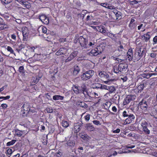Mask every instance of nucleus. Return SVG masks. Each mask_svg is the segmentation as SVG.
<instances>
[{
    "mask_svg": "<svg viewBox=\"0 0 157 157\" xmlns=\"http://www.w3.org/2000/svg\"><path fill=\"white\" fill-rule=\"evenodd\" d=\"M8 28V25L3 22L0 23V29L2 30Z\"/></svg>",
    "mask_w": 157,
    "mask_h": 157,
    "instance_id": "obj_23",
    "label": "nucleus"
},
{
    "mask_svg": "<svg viewBox=\"0 0 157 157\" xmlns=\"http://www.w3.org/2000/svg\"><path fill=\"white\" fill-rule=\"evenodd\" d=\"M129 26L131 29H133L136 27V25L135 23L129 24Z\"/></svg>",
    "mask_w": 157,
    "mask_h": 157,
    "instance_id": "obj_40",
    "label": "nucleus"
},
{
    "mask_svg": "<svg viewBox=\"0 0 157 157\" xmlns=\"http://www.w3.org/2000/svg\"><path fill=\"white\" fill-rule=\"evenodd\" d=\"M120 131V129L117 128L116 130H114L113 131V132L114 133H119Z\"/></svg>",
    "mask_w": 157,
    "mask_h": 157,
    "instance_id": "obj_62",
    "label": "nucleus"
},
{
    "mask_svg": "<svg viewBox=\"0 0 157 157\" xmlns=\"http://www.w3.org/2000/svg\"><path fill=\"white\" fill-rule=\"evenodd\" d=\"M100 84L98 83H96L92 85V87L94 89L99 88Z\"/></svg>",
    "mask_w": 157,
    "mask_h": 157,
    "instance_id": "obj_36",
    "label": "nucleus"
},
{
    "mask_svg": "<svg viewBox=\"0 0 157 157\" xmlns=\"http://www.w3.org/2000/svg\"><path fill=\"white\" fill-rule=\"evenodd\" d=\"M78 53L77 51H75L71 53L68 58L65 60V62L67 63L71 61L77 56Z\"/></svg>",
    "mask_w": 157,
    "mask_h": 157,
    "instance_id": "obj_5",
    "label": "nucleus"
},
{
    "mask_svg": "<svg viewBox=\"0 0 157 157\" xmlns=\"http://www.w3.org/2000/svg\"><path fill=\"white\" fill-rule=\"evenodd\" d=\"M7 153L9 155H10L12 154V150L11 149L9 148L7 151Z\"/></svg>",
    "mask_w": 157,
    "mask_h": 157,
    "instance_id": "obj_53",
    "label": "nucleus"
},
{
    "mask_svg": "<svg viewBox=\"0 0 157 157\" xmlns=\"http://www.w3.org/2000/svg\"><path fill=\"white\" fill-rule=\"evenodd\" d=\"M143 51V50L141 51V49H138L136 53L138 54V55L139 56V57L138 58L139 59H140V58L142 57Z\"/></svg>",
    "mask_w": 157,
    "mask_h": 157,
    "instance_id": "obj_25",
    "label": "nucleus"
},
{
    "mask_svg": "<svg viewBox=\"0 0 157 157\" xmlns=\"http://www.w3.org/2000/svg\"><path fill=\"white\" fill-rule=\"evenodd\" d=\"M141 125L142 127V129H143L144 128L147 127L148 125V124L146 122L144 121L141 122Z\"/></svg>",
    "mask_w": 157,
    "mask_h": 157,
    "instance_id": "obj_38",
    "label": "nucleus"
},
{
    "mask_svg": "<svg viewBox=\"0 0 157 157\" xmlns=\"http://www.w3.org/2000/svg\"><path fill=\"white\" fill-rule=\"evenodd\" d=\"M108 88H107V90H109V93H112L115 92L116 91V88L113 86H108Z\"/></svg>",
    "mask_w": 157,
    "mask_h": 157,
    "instance_id": "obj_20",
    "label": "nucleus"
},
{
    "mask_svg": "<svg viewBox=\"0 0 157 157\" xmlns=\"http://www.w3.org/2000/svg\"><path fill=\"white\" fill-rule=\"evenodd\" d=\"M41 29L43 33H46L47 32V29L45 27L42 26L41 27Z\"/></svg>",
    "mask_w": 157,
    "mask_h": 157,
    "instance_id": "obj_50",
    "label": "nucleus"
},
{
    "mask_svg": "<svg viewBox=\"0 0 157 157\" xmlns=\"http://www.w3.org/2000/svg\"><path fill=\"white\" fill-rule=\"evenodd\" d=\"M81 79L83 81H86L90 79L87 75H86L85 72L83 73L80 76Z\"/></svg>",
    "mask_w": 157,
    "mask_h": 157,
    "instance_id": "obj_19",
    "label": "nucleus"
},
{
    "mask_svg": "<svg viewBox=\"0 0 157 157\" xmlns=\"http://www.w3.org/2000/svg\"><path fill=\"white\" fill-rule=\"evenodd\" d=\"M7 49L8 52H10L11 53L13 54L14 53V52L12 49V48H11V47L10 46H8Z\"/></svg>",
    "mask_w": 157,
    "mask_h": 157,
    "instance_id": "obj_44",
    "label": "nucleus"
},
{
    "mask_svg": "<svg viewBox=\"0 0 157 157\" xmlns=\"http://www.w3.org/2000/svg\"><path fill=\"white\" fill-rule=\"evenodd\" d=\"M115 7L114 6H113L112 5H110L109 4V6H108V7L107 8L109 9H114Z\"/></svg>",
    "mask_w": 157,
    "mask_h": 157,
    "instance_id": "obj_61",
    "label": "nucleus"
},
{
    "mask_svg": "<svg viewBox=\"0 0 157 157\" xmlns=\"http://www.w3.org/2000/svg\"><path fill=\"white\" fill-rule=\"evenodd\" d=\"M149 32L147 33L146 34H144L142 36V38H144V40L146 42H147L150 38L151 36L149 33Z\"/></svg>",
    "mask_w": 157,
    "mask_h": 157,
    "instance_id": "obj_18",
    "label": "nucleus"
},
{
    "mask_svg": "<svg viewBox=\"0 0 157 157\" xmlns=\"http://www.w3.org/2000/svg\"><path fill=\"white\" fill-rule=\"evenodd\" d=\"M127 59L129 61H131L132 60L133 57V53L132 50V49H128L127 52Z\"/></svg>",
    "mask_w": 157,
    "mask_h": 157,
    "instance_id": "obj_6",
    "label": "nucleus"
},
{
    "mask_svg": "<svg viewBox=\"0 0 157 157\" xmlns=\"http://www.w3.org/2000/svg\"><path fill=\"white\" fill-rule=\"evenodd\" d=\"M106 35H107L111 39L114 38V34L111 33L110 32H107Z\"/></svg>",
    "mask_w": 157,
    "mask_h": 157,
    "instance_id": "obj_35",
    "label": "nucleus"
},
{
    "mask_svg": "<svg viewBox=\"0 0 157 157\" xmlns=\"http://www.w3.org/2000/svg\"><path fill=\"white\" fill-rule=\"evenodd\" d=\"M10 96L8 95L6 97H0V99H3L4 100H7L10 98Z\"/></svg>",
    "mask_w": 157,
    "mask_h": 157,
    "instance_id": "obj_45",
    "label": "nucleus"
},
{
    "mask_svg": "<svg viewBox=\"0 0 157 157\" xmlns=\"http://www.w3.org/2000/svg\"><path fill=\"white\" fill-rule=\"evenodd\" d=\"M107 88H108V86L103 84H100L99 89L101 90L105 89L107 90Z\"/></svg>",
    "mask_w": 157,
    "mask_h": 157,
    "instance_id": "obj_33",
    "label": "nucleus"
},
{
    "mask_svg": "<svg viewBox=\"0 0 157 157\" xmlns=\"http://www.w3.org/2000/svg\"><path fill=\"white\" fill-rule=\"evenodd\" d=\"M46 111L48 113H52L53 112V110L52 108H48L46 109Z\"/></svg>",
    "mask_w": 157,
    "mask_h": 157,
    "instance_id": "obj_49",
    "label": "nucleus"
},
{
    "mask_svg": "<svg viewBox=\"0 0 157 157\" xmlns=\"http://www.w3.org/2000/svg\"><path fill=\"white\" fill-rule=\"evenodd\" d=\"M93 123L96 125H98V124H101L100 122L99 121L97 120H94L93 121Z\"/></svg>",
    "mask_w": 157,
    "mask_h": 157,
    "instance_id": "obj_52",
    "label": "nucleus"
},
{
    "mask_svg": "<svg viewBox=\"0 0 157 157\" xmlns=\"http://www.w3.org/2000/svg\"><path fill=\"white\" fill-rule=\"evenodd\" d=\"M98 75L99 76H100L101 77H104L105 75L104 74V73L102 71L100 72L99 73Z\"/></svg>",
    "mask_w": 157,
    "mask_h": 157,
    "instance_id": "obj_59",
    "label": "nucleus"
},
{
    "mask_svg": "<svg viewBox=\"0 0 157 157\" xmlns=\"http://www.w3.org/2000/svg\"><path fill=\"white\" fill-rule=\"evenodd\" d=\"M81 137L84 140H85V139L88 140L89 138H90L88 136H87L86 134H82L81 135Z\"/></svg>",
    "mask_w": 157,
    "mask_h": 157,
    "instance_id": "obj_39",
    "label": "nucleus"
},
{
    "mask_svg": "<svg viewBox=\"0 0 157 157\" xmlns=\"http://www.w3.org/2000/svg\"><path fill=\"white\" fill-rule=\"evenodd\" d=\"M86 75L88 76L89 79L91 78L94 74V71L93 70H89L85 72Z\"/></svg>",
    "mask_w": 157,
    "mask_h": 157,
    "instance_id": "obj_16",
    "label": "nucleus"
},
{
    "mask_svg": "<svg viewBox=\"0 0 157 157\" xmlns=\"http://www.w3.org/2000/svg\"><path fill=\"white\" fill-rule=\"evenodd\" d=\"M153 44H157V36H155L153 39Z\"/></svg>",
    "mask_w": 157,
    "mask_h": 157,
    "instance_id": "obj_51",
    "label": "nucleus"
},
{
    "mask_svg": "<svg viewBox=\"0 0 157 157\" xmlns=\"http://www.w3.org/2000/svg\"><path fill=\"white\" fill-rule=\"evenodd\" d=\"M144 85L140 84L138 86V89L139 90H141L144 89Z\"/></svg>",
    "mask_w": 157,
    "mask_h": 157,
    "instance_id": "obj_46",
    "label": "nucleus"
},
{
    "mask_svg": "<svg viewBox=\"0 0 157 157\" xmlns=\"http://www.w3.org/2000/svg\"><path fill=\"white\" fill-rule=\"evenodd\" d=\"M40 20L44 24L48 25L49 23V19L44 14H42L39 16Z\"/></svg>",
    "mask_w": 157,
    "mask_h": 157,
    "instance_id": "obj_4",
    "label": "nucleus"
},
{
    "mask_svg": "<svg viewBox=\"0 0 157 157\" xmlns=\"http://www.w3.org/2000/svg\"><path fill=\"white\" fill-rule=\"evenodd\" d=\"M67 49L65 48H61L56 52V54L57 56H59L62 54H65L67 52Z\"/></svg>",
    "mask_w": 157,
    "mask_h": 157,
    "instance_id": "obj_7",
    "label": "nucleus"
},
{
    "mask_svg": "<svg viewBox=\"0 0 157 157\" xmlns=\"http://www.w3.org/2000/svg\"><path fill=\"white\" fill-rule=\"evenodd\" d=\"M22 109H23L24 111H27L28 112L30 109L29 103L26 102L25 103L22 105Z\"/></svg>",
    "mask_w": 157,
    "mask_h": 157,
    "instance_id": "obj_11",
    "label": "nucleus"
},
{
    "mask_svg": "<svg viewBox=\"0 0 157 157\" xmlns=\"http://www.w3.org/2000/svg\"><path fill=\"white\" fill-rule=\"evenodd\" d=\"M23 6L29 9L30 8L31 5L28 2H24L23 0L20 3Z\"/></svg>",
    "mask_w": 157,
    "mask_h": 157,
    "instance_id": "obj_14",
    "label": "nucleus"
},
{
    "mask_svg": "<svg viewBox=\"0 0 157 157\" xmlns=\"http://www.w3.org/2000/svg\"><path fill=\"white\" fill-rule=\"evenodd\" d=\"M1 106L3 108L5 109L7 107L8 105L6 104H2L1 105Z\"/></svg>",
    "mask_w": 157,
    "mask_h": 157,
    "instance_id": "obj_60",
    "label": "nucleus"
},
{
    "mask_svg": "<svg viewBox=\"0 0 157 157\" xmlns=\"http://www.w3.org/2000/svg\"><path fill=\"white\" fill-rule=\"evenodd\" d=\"M74 92L76 94H78L80 93V90H78V86H74L73 87Z\"/></svg>",
    "mask_w": 157,
    "mask_h": 157,
    "instance_id": "obj_26",
    "label": "nucleus"
},
{
    "mask_svg": "<svg viewBox=\"0 0 157 157\" xmlns=\"http://www.w3.org/2000/svg\"><path fill=\"white\" fill-rule=\"evenodd\" d=\"M62 125L63 127L67 128L69 124L67 121H62Z\"/></svg>",
    "mask_w": 157,
    "mask_h": 157,
    "instance_id": "obj_32",
    "label": "nucleus"
},
{
    "mask_svg": "<svg viewBox=\"0 0 157 157\" xmlns=\"http://www.w3.org/2000/svg\"><path fill=\"white\" fill-rule=\"evenodd\" d=\"M19 71L20 73H23L24 72V69L23 66H21L19 67Z\"/></svg>",
    "mask_w": 157,
    "mask_h": 157,
    "instance_id": "obj_47",
    "label": "nucleus"
},
{
    "mask_svg": "<svg viewBox=\"0 0 157 157\" xmlns=\"http://www.w3.org/2000/svg\"><path fill=\"white\" fill-rule=\"evenodd\" d=\"M128 97V95L125 98L124 101L123 102V104L124 105H125L129 103L131 101V100H130V98Z\"/></svg>",
    "mask_w": 157,
    "mask_h": 157,
    "instance_id": "obj_24",
    "label": "nucleus"
},
{
    "mask_svg": "<svg viewBox=\"0 0 157 157\" xmlns=\"http://www.w3.org/2000/svg\"><path fill=\"white\" fill-rule=\"evenodd\" d=\"M128 68L126 64L121 63L117 64L113 67V70L114 73L118 74L120 72H123L125 71Z\"/></svg>",
    "mask_w": 157,
    "mask_h": 157,
    "instance_id": "obj_1",
    "label": "nucleus"
},
{
    "mask_svg": "<svg viewBox=\"0 0 157 157\" xmlns=\"http://www.w3.org/2000/svg\"><path fill=\"white\" fill-rule=\"evenodd\" d=\"M76 104L82 108H86L87 107V105L85 102L82 101H78L77 102Z\"/></svg>",
    "mask_w": 157,
    "mask_h": 157,
    "instance_id": "obj_12",
    "label": "nucleus"
},
{
    "mask_svg": "<svg viewBox=\"0 0 157 157\" xmlns=\"http://www.w3.org/2000/svg\"><path fill=\"white\" fill-rule=\"evenodd\" d=\"M134 119L135 116L133 114H131V115L128 117V118L125 119V120L129 124L133 121Z\"/></svg>",
    "mask_w": 157,
    "mask_h": 157,
    "instance_id": "obj_15",
    "label": "nucleus"
},
{
    "mask_svg": "<svg viewBox=\"0 0 157 157\" xmlns=\"http://www.w3.org/2000/svg\"><path fill=\"white\" fill-rule=\"evenodd\" d=\"M138 105L141 108H146L147 106L146 104H143V101H141L139 103Z\"/></svg>",
    "mask_w": 157,
    "mask_h": 157,
    "instance_id": "obj_31",
    "label": "nucleus"
},
{
    "mask_svg": "<svg viewBox=\"0 0 157 157\" xmlns=\"http://www.w3.org/2000/svg\"><path fill=\"white\" fill-rule=\"evenodd\" d=\"M113 12L116 15V19L117 20L118 19H120L121 14V13L120 11L114 9L113 11Z\"/></svg>",
    "mask_w": 157,
    "mask_h": 157,
    "instance_id": "obj_13",
    "label": "nucleus"
},
{
    "mask_svg": "<svg viewBox=\"0 0 157 157\" xmlns=\"http://www.w3.org/2000/svg\"><path fill=\"white\" fill-rule=\"evenodd\" d=\"M156 56V54L154 52L152 53L151 54L150 56L152 58L155 57Z\"/></svg>",
    "mask_w": 157,
    "mask_h": 157,
    "instance_id": "obj_64",
    "label": "nucleus"
},
{
    "mask_svg": "<svg viewBox=\"0 0 157 157\" xmlns=\"http://www.w3.org/2000/svg\"><path fill=\"white\" fill-rule=\"evenodd\" d=\"M121 79L124 82H125L127 80V78L126 76H124L123 77H121Z\"/></svg>",
    "mask_w": 157,
    "mask_h": 157,
    "instance_id": "obj_58",
    "label": "nucleus"
},
{
    "mask_svg": "<svg viewBox=\"0 0 157 157\" xmlns=\"http://www.w3.org/2000/svg\"><path fill=\"white\" fill-rule=\"evenodd\" d=\"M79 40L81 46L83 48H86L88 47V42L86 39L81 36L79 38Z\"/></svg>",
    "mask_w": 157,
    "mask_h": 157,
    "instance_id": "obj_3",
    "label": "nucleus"
},
{
    "mask_svg": "<svg viewBox=\"0 0 157 157\" xmlns=\"http://www.w3.org/2000/svg\"><path fill=\"white\" fill-rule=\"evenodd\" d=\"M87 90L86 86L85 84H82L81 87V90L80 91L82 92Z\"/></svg>",
    "mask_w": 157,
    "mask_h": 157,
    "instance_id": "obj_27",
    "label": "nucleus"
},
{
    "mask_svg": "<svg viewBox=\"0 0 157 157\" xmlns=\"http://www.w3.org/2000/svg\"><path fill=\"white\" fill-rule=\"evenodd\" d=\"M144 75L145 76H144V77H146V78H148L151 77V74L150 73H147V74H145Z\"/></svg>",
    "mask_w": 157,
    "mask_h": 157,
    "instance_id": "obj_55",
    "label": "nucleus"
},
{
    "mask_svg": "<svg viewBox=\"0 0 157 157\" xmlns=\"http://www.w3.org/2000/svg\"><path fill=\"white\" fill-rule=\"evenodd\" d=\"M84 95V96L86 98H88L89 96L87 90L82 92Z\"/></svg>",
    "mask_w": 157,
    "mask_h": 157,
    "instance_id": "obj_42",
    "label": "nucleus"
},
{
    "mask_svg": "<svg viewBox=\"0 0 157 157\" xmlns=\"http://www.w3.org/2000/svg\"><path fill=\"white\" fill-rule=\"evenodd\" d=\"M100 32L103 34L105 35H106L107 32V30L105 29L104 27H102L100 29Z\"/></svg>",
    "mask_w": 157,
    "mask_h": 157,
    "instance_id": "obj_28",
    "label": "nucleus"
},
{
    "mask_svg": "<svg viewBox=\"0 0 157 157\" xmlns=\"http://www.w3.org/2000/svg\"><path fill=\"white\" fill-rule=\"evenodd\" d=\"M143 131L146 134H149L150 133V130L147 128V127L144 128L142 129Z\"/></svg>",
    "mask_w": 157,
    "mask_h": 157,
    "instance_id": "obj_34",
    "label": "nucleus"
},
{
    "mask_svg": "<svg viewBox=\"0 0 157 157\" xmlns=\"http://www.w3.org/2000/svg\"><path fill=\"white\" fill-rule=\"evenodd\" d=\"M86 128L89 131L91 132L93 131L95 129V128L93 125L90 123H87L86 124Z\"/></svg>",
    "mask_w": 157,
    "mask_h": 157,
    "instance_id": "obj_8",
    "label": "nucleus"
},
{
    "mask_svg": "<svg viewBox=\"0 0 157 157\" xmlns=\"http://www.w3.org/2000/svg\"><path fill=\"white\" fill-rule=\"evenodd\" d=\"M94 44H95L94 42H90L88 44V46L89 47H93L94 45Z\"/></svg>",
    "mask_w": 157,
    "mask_h": 157,
    "instance_id": "obj_57",
    "label": "nucleus"
},
{
    "mask_svg": "<svg viewBox=\"0 0 157 157\" xmlns=\"http://www.w3.org/2000/svg\"><path fill=\"white\" fill-rule=\"evenodd\" d=\"M67 144L69 147H73L75 145V142L74 141L70 139L67 142Z\"/></svg>",
    "mask_w": 157,
    "mask_h": 157,
    "instance_id": "obj_22",
    "label": "nucleus"
},
{
    "mask_svg": "<svg viewBox=\"0 0 157 157\" xmlns=\"http://www.w3.org/2000/svg\"><path fill=\"white\" fill-rule=\"evenodd\" d=\"M100 5L101 6L107 8L108 7V6H109V4L108 3H101Z\"/></svg>",
    "mask_w": 157,
    "mask_h": 157,
    "instance_id": "obj_48",
    "label": "nucleus"
},
{
    "mask_svg": "<svg viewBox=\"0 0 157 157\" xmlns=\"http://www.w3.org/2000/svg\"><path fill=\"white\" fill-rule=\"evenodd\" d=\"M117 109L115 106H114L112 107V110L114 113L116 112L117 111Z\"/></svg>",
    "mask_w": 157,
    "mask_h": 157,
    "instance_id": "obj_63",
    "label": "nucleus"
},
{
    "mask_svg": "<svg viewBox=\"0 0 157 157\" xmlns=\"http://www.w3.org/2000/svg\"><path fill=\"white\" fill-rule=\"evenodd\" d=\"M15 134L18 136H21L23 134L26 133L25 131H21L18 129H16L15 131Z\"/></svg>",
    "mask_w": 157,
    "mask_h": 157,
    "instance_id": "obj_9",
    "label": "nucleus"
},
{
    "mask_svg": "<svg viewBox=\"0 0 157 157\" xmlns=\"http://www.w3.org/2000/svg\"><path fill=\"white\" fill-rule=\"evenodd\" d=\"M123 47L122 45H120L119 46L118 48V50L119 51H123Z\"/></svg>",
    "mask_w": 157,
    "mask_h": 157,
    "instance_id": "obj_54",
    "label": "nucleus"
},
{
    "mask_svg": "<svg viewBox=\"0 0 157 157\" xmlns=\"http://www.w3.org/2000/svg\"><path fill=\"white\" fill-rule=\"evenodd\" d=\"M2 3L3 4H7L12 2V0H1Z\"/></svg>",
    "mask_w": 157,
    "mask_h": 157,
    "instance_id": "obj_37",
    "label": "nucleus"
},
{
    "mask_svg": "<svg viewBox=\"0 0 157 157\" xmlns=\"http://www.w3.org/2000/svg\"><path fill=\"white\" fill-rule=\"evenodd\" d=\"M129 3L131 5H133L134 4H136L138 3V2L136 0H133V1H129Z\"/></svg>",
    "mask_w": 157,
    "mask_h": 157,
    "instance_id": "obj_43",
    "label": "nucleus"
},
{
    "mask_svg": "<svg viewBox=\"0 0 157 157\" xmlns=\"http://www.w3.org/2000/svg\"><path fill=\"white\" fill-rule=\"evenodd\" d=\"M63 97L59 95H56L53 97V99L54 100H62Z\"/></svg>",
    "mask_w": 157,
    "mask_h": 157,
    "instance_id": "obj_21",
    "label": "nucleus"
},
{
    "mask_svg": "<svg viewBox=\"0 0 157 157\" xmlns=\"http://www.w3.org/2000/svg\"><path fill=\"white\" fill-rule=\"evenodd\" d=\"M80 69L78 66H75L74 67L73 74L75 75H76L79 72Z\"/></svg>",
    "mask_w": 157,
    "mask_h": 157,
    "instance_id": "obj_17",
    "label": "nucleus"
},
{
    "mask_svg": "<svg viewBox=\"0 0 157 157\" xmlns=\"http://www.w3.org/2000/svg\"><path fill=\"white\" fill-rule=\"evenodd\" d=\"M85 119L86 121H89L90 119V115L89 114H88L85 116Z\"/></svg>",
    "mask_w": 157,
    "mask_h": 157,
    "instance_id": "obj_56",
    "label": "nucleus"
},
{
    "mask_svg": "<svg viewBox=\"0 0 157 157\" xmlns=\"http://www.w3.org/2000/svg\"><path fill=\"white\" fill-rule=\"evenodd\" d=\"M22 33L23 37H26L28 35V30L26 27H23L22 29Z\"/></svg>",
    "mask_w": 157,
    "mask_h": 157,
    "instance_id": "obj_10",
    "label": "nucleus"
},
{
    "mask_svg": "<svg viewBox=\"0 0 157 157\" xmlns=\"http://www.w3.org/2000/svg\"><path fill=\"white\" fill-rule=\"evenodd\" d=\"M131 114H130L128 112L126 111H124L123 113V116L124 117H128L131 115Z\"/></svg>",
    "mask_w": 157,
    "mask_h": 157,
    "instance_id": "obj_30",
    "label": "nucleus"
},
{
    "mask_svg": "<svg viewBox=\"0 0 157 157\" xmlns=\"http://www.w3.org/2000/svg\"><path fill=\"white\" fill-rule=\"evenodd\" d=\"M16 141V140H12L11 141L7 142L6 144V146H8L13 145L15 143Z\"/></svg>",
    "mask_w": 157,
    "mask_h": 157,
    "instance_id": "obj_29",
    "label": "nucleus"
},
{
    "mask_svg": "<svg viewBox=\"0 0 157 157\" xmlns=\"http://www.w3.org/2000/svg\"><path fill=\"white\" fill-rule=\"evenodd\" d=\"M103 49L101 45L98 46L94 49L90 51V54L91 56H97L101 53Z\"/></svg>",
    "mask_w": 157,
    "mask_h": 157,
    "instance_id": "obj_2",
    "label": "nucleus"
},
{
    "mask_svg": "<svg viewBox=\"0 0 157 157\" xmlns=\"http://www.w3.org/2000/svg\"><path fill=\"white\" fill-rule=\"evenodd\" d=\"M128 97L130 98V100L131 101H132L134 100L136 98V96L134 95H128Z\"/></svg>",
    "mask_w": 157,
    "mask_h": 157,
    "instance_id": "obj_41",
    "label": "nucleus"
}]
</instances>
